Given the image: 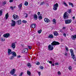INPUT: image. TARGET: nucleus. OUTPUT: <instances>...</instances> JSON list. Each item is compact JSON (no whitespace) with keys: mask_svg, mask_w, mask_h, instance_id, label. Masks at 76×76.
<instances>
[{"mask_svg":"<svg viewBox=\"0 0 76 76\" xmlns=\"http://www.w3.org/2000/svg\"><path fill=\"white\" fill-rule=\"evenodd\" d=\"M49 6V4H46V6Z\"/></svg>","mask_w":76,"mask_h":76,"instance_id":"obj_56","label":"nucleus"},{"mask_svg":"<svg viewBox=\"0 0 76 76\" xmlns=\"http://www.w3.org/2000/svg\"><path fill=\"white\" fill-rule=\"evenodd\" d=\"M11 54L12 55V56L14 57H16V53L15 52L12 51V53Z\"/></svg>","mask_w":76,"mask_h":76,"instance_id":"obj_14","label":"nucleus"},{"mask_svg":"<svg viewBox=\"0 0 76 76\" xmlns=\"http://www.w3.org/2000/svg\"><path fill=\"white\" fill-rule=\"evenodd\" d=\"M40 68L42 70V69H44V67L43 66H40Z\"/></svg>","mask_w":76,"mask_h":76,"instance_id":"obj_44","label":"nucleus"},{"mask_svg":"<svg viewBox=\"0 0 76 76\" xmlns=\"http://www.w3.org/2000/svg\"><path fill=\"white\" fill-rule=\"evenodd\" d=\"M24 5L25 6H28V2H27L26 1H25Z\"/></svg>","mask_w":76,"mask_h":76,"instance_id":"obj_27","label":"nucleus"},{"mask_svg":"<svg viewBox=\"0 0 76 76\" xmlns=\"http://www.w3.org/2000/svg\"><path fill=\"white\" fill-rule=\"evenodd\" d=\"M11 47L13 48H15V43H13L12 44Z\"/></svg>","mask_w":76,"mask_h":76,"instance_id":"obj_17","label":"nucleus"},{"mask_svg":"<svg viewBox=\"0 0 76 76\" xmlns=\"http://www.w3.org/2000/svg\"><path fill=\"white\" fill-rule=\"evenodd\" d=\"M38 75H39V76H40V75H41V72H38Z\"/></svg>","mask_w":76,"mask_h":76,"instance_id":"obj_47","label":"nucleus"},{"mask_svg":"<svg viewBox=\"0 0 76 76\" xmlns=\"http://www.w3.org/2000/svg\"><path fill=\"white\" fill-rule=\"evenodd\" d=\"M10 8L12 10H14V9L13 8V7H10Z\"/></svg>","mask_w":76,"mask_h":76,"instance_id":"obj_40","label":"nucleus"},{"mask_svg":"<svg viewBox=\"0 0 76 76\" xmlns=\"http://www.w3.org/2000/svg\"><path fill=\"white\" fill-rule=\"evenodd\" d=\"M68 69L70 70H71L72 69V66H69V67L68 68Z\"/></svg>","mask_w":76,"mask_h":76,"instance_id":"obj_36","label":"nucleus"},{"mask_svg":"<svg viewBox=\"0 0 76 76\" xmlns=\"http://www.w3.org/2000/svg\"><path fill=\"white\" fill-rule=\"evenodd\" d=\"M67 54H68L67 53H65V55L66 56H67Z\"/></svg>","mask_w":76,"mask_h":76,"instance_id":"obj_52","label":"nucleus"},{"mask_svg":"<svg viewBox=\"0 0 76 76\" xmlns=\"http://www.w3.org/2000/svg\"><path fill=\"white\" fill-rule=\"evenodd\" d=\"M58 75H61V72L60 71H58Z\"/></svg>","mask_w":76,"mask_h":76,"instance_id":"obj_41","label":"nucleus"},{"mask_svg":"<svg viewBox=\"0 0 76 76\" xmlns=\"http://www.w3.org/2000/svg\"><path fill=\"white\" fill-rule=\"evenodd\" d=\"M67 12L69 13H72V10H71V9H69L67 11Z\"/></svg>","mask_w":76,"mask_h":76,"instance_id":"obj_25","label":"nucleus"},{"mask_svg":"<svg viewBox=\"0 0 76 76\" xmlns=\"http://www.w3.org/2000/svg\"><path fill=\"white\" fill-rule=\"evenodd\" d=\"M22 6V4H20L19 5H18V7L19 9H21V7Z\"/></svg>","mask_w":76,"mask_h":76,"instance_id":"obj_24","label":"nucleus"},{"mask_svg":"<svg viewBox=\"0 0 76 76\" xmlns=\"http://www.w3.org/2000/svg\"><path fill=\"white\" fill-rule=\"evenodd\" d=\"M54 35L55 36H58V33L56 31H55L54 32Z\"/></svg>","mask_w":76,"mask_h":76,"instance_id":"obj_18","label":"nucleus"},{"mask_svg":"<svg viewBox=\"0 0 76 76\" xmlns=\"http://www.w3.org/2000/svg\"><path fill=\"white\" fill-rule=\"evenodd\" d=\"M20 57H21L20 55L19 56H17V58H20Z\"/></svg>","mask_w":76,"mask_h":76,"instance_id":"obj_50","label":"nucleus"},{"mask_svg":"<svg viewBox=\"0 0 76 76\" xmlns=\"http://www.w3.org/2000/svg\"><path fill=\"white\" fill-rule=\"evenodd\" d=\"M27 65L28 67H31V64L30 63H28Z\"/></svg>","mask_w":76,"mask_h":76,"instance_id":"obj_26","label":"nucleus"},{"mask_svg":"<svg viewBox=\"0 0 76 76\" xmlns=\"http://www.w3.org/2000/svg\"><path fill=\"white\" fill-rule=\"evenodd\" d=\"M1 41H5V39H4V38L2 37L1 38Z\"/></svg>","mask_w":76,"mask_h":76,"instance_id":"obj_29","label":"nucleus"},{"mask_svg":"<svg viewBox=\"0 0 76 76\" xmlns=\"http://www.w3.org/2000/svg\"><path fill=\"white\" fill-rule=\"evenodd\" d=\"M71 37L73 40H75V39L76 38V35L75 34L74 35H72Z\"/></svg>","mask_w":76,"mask_h":76,"instance_id":"obj_15","label":"nucleus"},{"mask_svg":"<svg viewBox=\"0 0 76 76\" xmlns=\"http://www.w3.org/2000/svg\"><path fill=\"white\" fill-rule=\"evenodd\" d=\"M64 5L65 6H67H67H68L67 4L66 3V2L64 3Z\"/></svg>","mask_w":76,"mask_h":76,"instance_id":"obj_37","label":"nucleus"},{"mask_svg":"<svg viewBox=\"0 0 76 76\" xmlns=\"http://www.w3.org/2000/svg\"><path fill=\"white\" fill-rule=\"evenodd\" d=\"M70 52L71 53V56H72V58H73V60L75 61H76V58L75 57V54H74V53H73V50L72 49L70 50Z\"/></svg>","mask_w":76,"mask_h":76,"instance_id":"obj_2","label":"nucleus"},{"mask_svg":"<svg viewBox=\"0 0 76 76\" xmlns=\"http://www.w3.org/2000/svg\"><path fill=\"white\" fill-rule=\"evenodd\" d=\"M13 76H17V75L16 74H14Z\"/></svg>","mask_w":76,"mask_h":76,"instance_id":"obj_57","label":"nucleus"},{"mask_svg":"<svg viewBox=\"0 0 76 76\" xmlns=\"http://www.w3.org/2000/svg\"><path fill=\"white\" fill-rule=\"evenodd\" d=\"M28 46V47L29 49H30V50H31V49H32V47H31V46Z\"/></svg>","mask_w":76,"mask_h":76,"instance_id":"obj_38","label":"nucleus"},{"mask_svg":"<svg viewBox=\"0 0 76 76\" xmlns=\"http://www.w3.org/2000/svg\"><path fill=\"white\" fill-rule=\"evenodd\" d=\"M35 23H34L33 24H31V27L32 28H35Z\"/></svg>","mask_w":76,"mask_h":76,"instance_id":"obj_16","label":"nucleus"},{"mask_svg":"<svg viewBox=\"0 0 76 76\" xmlns=\"http://www.w3.org/2000/svg\"><path fill=\"white\" fill-rule=\"evenodd\" d=\"M12 17H13L15 20V19H16V20H18V19H19V16H18L17 15L14 14V15H13Z\"/></svg>","mask_w":76,"mask_h":76,"instance_id":"obj_7","label":"nucleus"},{"mask_svg":"<svg viewBox=\"0 0 76 76\" xmlns=\"http://www.w3.org/2000/svg\"><path fill=\"white\" fill-rule=\"evenodd\" d=\"M52 66H54V64H52Z\"/></svg>","mask_w":76,"mask_h":76,"instance_id":"obj_60","label":"nucleus"},{"mask_svg":"<svg viewBox=\"0 0 76 76\" xmlns=\"http://www.w3.org/2000/svg\"><path fill=\"white\" fill-rule=\"evenodd\" d=\"M53 22H54V23H56V19H54L53 20Z\"/></svg>","mask_w":76,"mask_h":76,"instance_id":"obj_35","label":"nucleus"},{"mask_svg":"<svg viewBox=\"0 0 76 76\" xmlns=\"http://www.w3.org/2000/svg\"><path fill=\"white\" fill-rule=\"evenodd\" d=\"M37 65H39V64H40V63H39V62H37Z\"/></svg>","mask_w":76,"mask_h":76,"instance_id":"obj_42","label":"nucleus"},{"mask_svg":"<svg viewBox=\"0 0 76 76\" xmlns=\"http://www.w3.org/2000/svg\"><path fill=\"white\" fill-rule=\"evenodd\" d=\"M2 13H3V11L1 10H0V16H1Z\"/></svg>","mask_w":76,"mask_h":76,"instance_id":"obj_33","label":"nucleus"},{"mask_svg":"<svg viewBox=\"0 0 76 76\" xmlns=\"http://www.w3.org/2000/svg\"><path fill=\"white\" fill-rule=\"evenodd\" d=\"M48 38H54L53 37V35L52 34H50L49 35Z\"/></svg>","mask_w":76,"mask_h":76,"instance_id":"obj_19","label":"nucleus"},{"mask_svg":"<svg viewBox=\"0 0 76 76\" xmlns=\"http://www.w3.org/2000/svg\"><path fill=\"white\" fill-rule=\"evenodd\" d=\"M55 64L56 65H58V63H55Z\"/></svg>","mask_w":76,"mask_h":76,"instance_id":"obj_55","label":"nucleus"},{"mask_svg":"<svg viewBox=\"0 0 76 76\" xmlns=\"http://www.w3.org/2000/svg\"><path fill=\"white\" fill-rule=\"evenodd\" d=\"M34 18L35 20H37L38 19V16L36 14H35L34 15Z\"/></svg>","mask_w":76,"mask_h":76,"instance_id":"obj_21","label":"nucleus"},{"mask_svg":"<svg viewBox=\"0 0 76 76\" xmlns=\"http://www.w3.org/2000/svg\"><path fill=\"white\" fill-rule=\"evenodd\" d=\"M40 15V12H38L37 15Z\"/></svg>","mask_w":76,"mask_h":76,"instance_id":"obj_49","label":"nucleus"},{"mask_svg":"<svg viewBox=\"0 0 76 76\" xmlns=\"http://www.w3.org/2000/svg\"><path fill=\"white\" fill-rule=\"evenodd\" d=\"M0 37H1V35H0Z\"/></svg>","mask_w":76,"mask_h":76,"instance_id":"obj_63","label":"nucleus"},{"mask_svg":"<svg viewBox=\"0 0 76 76\" xmlns=\"http://www.w3.org/2000/svg\"><path fill=\"white\" fill-rule=\"evenodd\" d=\"M73 19L74 20H75V17L74 16L72 17Z\"/></svg>","mask_w":76,"mask_h":76,"instance_id":"obj_54","label":"nucleus"},{"mask_svg":"<svg viewBox=\"0 0 76 76\" xmlns=\"http://www.w3.org/2000/svg\"><path fill=\"white\" fill-rule=\"evenodd\" d=\"M47 62H49L50 64H52V61H47Z\"/></svg>","mask_w":76,"mask_h":76,"instance_id":"obj_45","label":"nucleus"},{"mask_svg":"<svg viewBox=\"0 0 76 76\" xmlns=\"http://www.w3.org/2000/svg\"><path fill=\"white\" fill-rule=\"evenodd\" d=\"M69 6H72V7H74V5H73V3H72L71 2H69Z\"/></svg>","mask_w":76,"mask_h":76,"instance_id":"obj_22","label":"nucleus"},{"mask_svg":"<svg viewBox=\"0 0 76 76\" xmlns=\"http://www.w3.org/2000/svg\"><path fill=\"white\" fill-rule=\"evenodd\" d=\"M22 21L20 20H18L16 22V23L17 24V25H20L21 24V22Z\"/></svg>","mask_w":76,"mask_h":76,"instance_id":"obj_10","label":"nucleus"},{"mask_svg":"<svg viewBox=\"0 0 76 76\" xmlns=\"http://www.w3.org/2000/svg\"><path fill=\"white\" fill-rule=\"evenodd\" d=\"M60 44V43L58 42H56V41H53L51 43V45H50L48 46V50L49 51H52V50H53L54 49V48L53 46L54 45H59Z\"/></svg>","mask_w":76,"mask_h":76,"instance_id":"obj_1","label":"nucleus"},{"mask_svg":"<svg viewBox=\"0 0 76 76\" xmlns=\"http://www.w3.org/2000/svg\"><path fill=\"white\" fill-rule=\"evenodd\" d=\"M70 31H72L73 30V28H71L70 29Z\"/></svg>","mask_w":76,"mask_h":76,"instance_id":"obj_53","label":"nucleus"},{"mask_svg":"<svg viewBox=\"0 0 76 76\" xmlns=\"http://www.w3.org/2000/svg\"><path fill=\"white\" fill-rule=\"evenodd\" d=\"M22 22L23 23H27V21L25 20H23Z\"/></svg>","mask_w":76,"mask_h":76,"instance_id":"obj_31","label":"nucleus"},{"mask_svg":"<svg viewBox=\"0 0 76 76\" xmlns=\"http://www.w3.org/2000/svg\"><path fill=\"white\" fill-rule=\"evenodd\" d=\"M24 15H26V16H25V18H28V14H27V13H24Z\"/></svg>","mask_w":76,"mask_h":76,"instance_id":"obj_39","label":"nucleus"},{"mask_svg":"<svg viewBox=\"0 0 76 76\" xmlns=\"http://www.w3.org/2000/svg\"><path fill=\"white\" fill-rule=\"evenodd\" d=\"M27 74L28 75H29V76H30L31 75V72L30 71L28 70L27 71Z\"/></svg>","mask_w":76,"mask_h":76,"instance_id":"obj_20","label":"nucleus"},{"mask_svg":"<svg viewBox=\"0 0 76 76\" xmlns=\"http://www.w3.org/2000/svg\"><path fill=\"white\" fill-rule=\"evenodd\" d=\"M15 72H16V69H14L11 70L10 73L11 75H14L15 73Z\"/></svg>","mask_w":76,"mask_h":76,"instance_id":"obj_4","label":"nucleus"},{"mask_svg":"<svg viewBox=\"0 0 76 76\" xmlns=\"http://www.w3.org/2000/svg\"><path fill=\"white\" fill-rule=\"evenodd\" d=\"M51 60H52V61H54V59H53L52 58H51Z\"/></svg>","mask_w":76,"mask_h":76,"instance_id":"obj_59","label":"nucleus"},{"mask_svg":"<svg viewBox=\"0 0 76 76\" xmlns=\"http://www.w3.org/2000/svg\"><path fill=\"white\" fill-rule=\"evenodd\" d=\"M65 49L67 51H68L69 50V49H68V48L66 47Z\"/></svg>","mask_w":76,"mask_h":76,"instance_id":"obj_43","label":"nucleus"},{"mask_svg":"<svg viewBox=\"0 0 76 76\" xmlns=\"http://www.w3.org/2000/svg\"><path fill=\"white\" fill-rule=\"evenodd\" d=\"M65 24H69V23H70L72 22V20H67L65 21Z\"/></svg>","mask_w":76,"mask_h":76,"instance_id":"obj_6","label":"nucleus"},{"mask_svg":"<svg viewBox=\"0 0 76 76\" xmlns=\"http://www.w3.org/2000/svg\"><path fill=\"white\" fill-rule=\"evenodd\" d=\"M42 32V30L40 29L38 31V32L39 34H41V32Z\"/></svg>","mask_w":76,"mask_h":76,"instance_id":"obj_28","label":"nucleus"},{"mask_svg":"<svg viewBox=\"0 0 76 76\" xmlns=\"http://www.w3.org/2000/svg\"><path fill=\"white\" fill-rule=\"evenodd\" d=\"M10 36V34L9 33H7L4 34L3 37L5 38H8Z\"/></svg>","mask_w":76,"mask_h":76,"instance_id":"obj_8","label":"nucleus"},{"mask_svg":"<svg viewBox=\"0 0 76 76\" xmlns=\"http://www.w3.org/2000/svg\"><path fill=\"white\" fill-rule=\"evenodd\" d=\"M14 57H15V56H12L10 58V60H12V59H13V58H14Z\"/></svg>","mask_w":76,"mask_h":76,"instance_id":"obj_30","label":"nucleus"},{"mask_svg":"<svg viewBox=\"0 0 76 76\" xmlns=\"http://www.w3.org/2000/svg\"><path fill=\"white\" fill-rule=\"evenodd\" d=\"M63 35L64 36V37H66V34L65 33Z\"/></svg>","mask_w":76,"mask_h":76,"instance_id":"obj_51","label":"nucleus"},{"mask_svg":"<svg viewBox=\"0 0 76 76\" xmlns=\"http://www.w3.org/2000/svg\"><path fill=\"white\" fill-rule=\"evenodd\" d=\"M7 2V1H5L4 2H3L4 4H6Z\"/></svg>","mask_w":76,"mask_h":76,"instance_id":"obj_46","label":"nucleus"},{"mask_svg":"<svg viewBox=\"0 0 76 76\" xmlns=\"http://www.w3.org/2000/svg\"><path fill=\"white\" fill-rule=\"evenodd\" d=\"M28 49L25 48L23 49V53H26L28 52Z\"/></svg>","mask_w":76,"mask_h":76,"instance_id":"obj_11","label":"nucleus"},{"mask_svg":"<svg viewBox=\"0 0 76 76\" xmlns=\"http://www.w3.org/2000/svg\"><path fill=\"white\" fill-rule=\"evenodd\" d=\"M58 7V3H56L53 5V9L54 10H57Z\"/></svg>","mask_w":76,"mask_h":76,"instance_id":"obj_3","label":"nucleus"},{"mask_svg":"<svg viewBox=\"0 0 76 76\" xmlns=\"http://www.w3.org/2000/svg\"><path fill=\"white\" fill-rule=\"evenodd\" d=\"M67 12H66L64 14V18L65 19H68V15H67Z\"/></svg>","mask_w":76,"mask_h":76,"instance_id":"obj_5","label":"nucleus"},{"mask_svg":"<svg viewBox=\"0 0 76 76\" xmlns=\"http://www.w3.org/2000/svg\"><path fill=\"white\" fill-rule=\"evenodd\" d=\"M13 0H10V3L13 2Z\"/></svg>","mask_w":76,"mask_h":76,"instance_id":"obj_48","label":"nucleus"},{"mask_svg":"<svg viewBox=\"0 0 76 76\" xmlns=\"http://www.w3.org/2000/svg\"><path fill=\"white\" fill-rule=\"evenodd\" d=\"M13 9H15V8H16V6L13 7Z\"/></svg>","mask_w":76,"mask_h":76,"instance_id":"obj_58","label":"nucleus"},{"mask_svg":"<svg viewBox=\"0 0 76 76\" xmlns=\"http://www.w3.org/2000/svg\"><path fill=\"white\" fill-rule=\"evenodd\" d=\"M65 28H66L65 27H64V29H65Z\"/></svg>","mask_w":76,"mask_h":76,"instance_id":"obj_61","label":"nucleus"},{"mask_svg":"<svg viewBox=\"0 0 76 76\" xmlns=\"http://www.w3.org/2000/svg\"><path fill=\"white\" fill-rule=\"evenodd\" d=\"M12 50L10 49H8V55H10L12 54Z\"/></svg>","mask_w":76,"mask_h":76,"instance_id":"obj_12","label":"nucleus"},{"mask_svg":"<svg viewBox=\"0 0 76 76\" xmlns=\"http://www.w3.org/2000/svg\"><path fill=\"white\" fill-rule=\"evenodd\" d=\"M38 4H39V2H38Z\"/></svg>","mask_w":76,"mask_h":76,"instance_id":"obj_62","label":"nucleus"},{"mask_svg":"<svg viewBox=\"0 0 76 76\" xmlns=\"http://www.w3.org/2000/svg\"><path fill=\"white\" fill-rule=\"evenodd\" d=\"M42 17L41 16H39V20H40V19H42Z\"/></svg>","mask_w":76,"mask_h":76,"instance_id":"obj_34","label":"nucleus"},{"mask_svg":"<svg viewBox=\"0 0 76 76\" xmlns=\"http://www.w3.org/2000/svg\"><path fill=\"white\" fill-rule=\"evenodd\" d=\"M8 18H9V14H8V13H7L5 15V18L6 19H8Z\"/></svg>","mask_w":76,"mask_h":76,"instance_id":"obj_23","label":"nucleus"},{"mask_svg":"<svg viewBox=\"0 0 76 76\" xmlns=\"http://www.w3.org/2000/svg\"><path fill=\"white\" fill-rule=\"evenodd\" d=\"M45 3L44 1H43L42 2H41L40 4V6H42V5H43V4H44Z\"/></svg>","mask_w":76,"mask_h":76,"instance_id":"obj_32","label":"nucleus"},{"mask_svg":"<svg viewBox=\"0 0 76 76\" xmlns=\"http://www.w3.org/2000/svg\"><path fill=\"white\" fill-rule=\"evenodd\" d=\"M11 24V26H15L16 25V21L14 20H12V23Z\"/></svg>","mask_w":76,"mask_h":76,"instance_id":"obj_9","label":"nucleus"},{"mask_svg":"<svg viewBox=\"0 0 76 76\" xmlns=\"http://www.w3.org/2000/svg\"><path fill=\"white\" fill-rule=\"evenodd\" d=\"M44 21L45 22H47V23H48V22H50V20L46 18L44 19Z\"/></svg>","mask_w":76,"mask_h":76,"instance_id":"obj_13","label":"nucleus"}]
</instances>
